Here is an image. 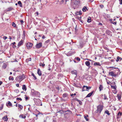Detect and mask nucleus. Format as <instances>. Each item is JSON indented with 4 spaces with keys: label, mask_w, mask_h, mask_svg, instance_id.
Listing matches in <instances>:
<instances>
[{
    "label": "nucleus",
    "mask_w": 122,
    "mask_h": 122,
    "mask_svg": "<svg viewBox=\"0 0 122 122\" xmlns=\"http://www.w3.org/2000/svg\"><path fill=\"white\" fill-rule=\"evenodd\" d=\"M79 3V0H74L73 3L71 4V7L74 9L77 8L78 7Z\"/></svg>",
    "instance_id": "obj_1"
},
{
    "label": "nucleus",
    "mask_w": 122,
    "mask_h": 122,
    "mask_svg": "<svg viewBox=\"0 0 122 122\" xmlns=\"http://www.w3.org/2000/svg\"><path fill=\"white\" fill-rule=\"evenodd\" d=\"M25 78V76L23 74L17 76L16 78V80L20 82Z\"/></svg>",
    "instance_id": "obj_2"
},
{
    "label": "nucleus",
    "mask_w": 122,
    "mask_h": 122,
    "mask_svg": "<svg viewBox=\"0 0 122 122\" xmlns=\"http://www.w3.org/2000/svg\"><path fill=\"white\" fill-rule=\"evenodd\" d=\"M103 109V106L101 105H99L97 107V109L96 111V113L99 112L100 113Z\"/></svg>",
    "instance_id": "obj_3"
},
{
    "label": "nucleus",
    "mask_w": 122,
    "mask_h": 122,
    "mask_svg": "<svg viewBox=\"0 0 122 122\" xmlns=\"http://www.w3.org/2000/svg\"><path fill=\"white\" fill-rule=\"evenodd\" d=\"M35 102L36 104L38 106H42V104L41 101L39 99H36L35 100Z\"/></svg>",
    "instance_id": "obj_4"
},
{
    "label": "nucleus",
    "mask_w": 122,
    "mask_h": 122,
    "mask_svg": "<svg viewBox=\"0 0 122 122\" xmlns=\"http://www.w3.org/2000/svg\"><path fill=\"white\" fill-rule=\"evenodd\" d=\"M91 88V87H88L87 86H83V88L82 89V91H87V90H89Z\"/></svg>",
    "instance_id": "obj_5"
},
{
    "label": "nucleus",
    "mask_w": 122,
    "mask_h": 122,
    "mask_svg": "<svg viewBox=\"0 0 122 122\" xmlns=\"http://www.w3.org/2000/svg\"><path fill=\"white\" fill-rule=\"evenodd\" d=\"M26 45L27 49H29L32 47V44L30 42H28L26 44Z\"/></svg>",
    "instance_id": "obj_6"
},
{
    "label": "nucleus",
    "mask_w": 122,
    "mask_h": 122,
    "mask_svg": "<svg viewBox=\"0 0 122 122\" xmlns=\"http://www.w3.org/2000/svg\"><path fill=\"white\" fill-rule=\"evenodd\" d=\"M42 43L41 42H40L37 44L36 46V47L37 49H39L42 46Z\"/></svg>",
    "instance_id": "obj_7"
},
{
    "label": "nucleus",
    "mask_w": 122,
    "mask_h": 122,
    "mask_svg": "<svg viewBox=\"0 0 122 122\" xmlns=\"http://www.w3.org/2000/svg\"><path fill=\"white\" fill-rule=\"evenodd\" d=\"M94 92V91H93L91 92V93H89L86 97V98L89 97H90L92 94H93Z\"/></svg>",
    "instance_id": "obj_8"
},
{
    "label": "nucleus",
    "mask_w": 122,
    "mask_h": 122,
    "mask_svg": "<svg viewBox=\"0 0 122 122\" xmlns=\"http://www.w3.org/2000/svg\"><path fill=\"white\" fill-rule=\"evenodd\" d=\"M23 43V41L22 40H21L18 43V47L21 45Z\"/></svg>",
    "instance_id": "obj_9"
},
{
    "label": "nucleus",
    "mask_w": 122,
    "mask_h": 122,
    "mask_svg": "<svg viewBox=\"0 0 122 122\" xmlns=\"http://www.w3.org/2000/svg\"><path fill=\"white\" fill-rule=\"evenodd\" d=\"M75 14L76 15H81L82 14L81 11H77L76 12Z\"/></svg>",
    "instance_id": "obj_10"
},
{
    "label": "nucleus",
    "mask_w": 122,
    "mask_h": 122,
    "mask_svg": "<svg viewBox=\"0 0 122 122\" xmlns=\"http://www.w3.org/2000/svg\"><path fill=\"white\" fill-rule=\"evenodd\" d=\"M2 119L5 121H7L8 119V118L7 117V115H6L5 116L3 117L2 118Z\"/></svg>",
    "instance_id": "obj_11"
},
{
    "label": "nucleus",
    "mask_w": 122,
    "mask_h": 122,
    "mask_svg": "<svg viewBox=\"0 0 122 122\" xmlns=\"http://www.w3.org/2000/svg\"><path fill=\"white\" fill-rule=\"evenodd\" d=\"M37 73L38 74V75L39 76H41L42 75V74H41V73L40 70L39 69H38Z\"/></svg>",
    "instance_id": "obj_12"
},
{
    "label": "nucleus",
    "mask_w": 122,
    "mask_h": 122,
    "mask_svg": "<svg viewBox=\"0 0 122 122\" xmlns=\"http://www.w3.org/2000/svg\"><path fill=\"white\" fill-rule=\"evenodd\" d=\"M19 117L25 119L26 117V116L24 114H20L19 115Z\"/></svg>",
    "instance_id": "obj_13"
},
{
    "label": "nucleus",
    "mask_w": 122,
    "mask_h": 122,
    "mask_svg": "<svg viewBox=\"0 0 122 122\" xmlns=\"http://www.w3.org/2000/svg\"><path fill=\"white\" fill-rule=\"evenodd\" d=\"M33 91H34L33 94L34 95H36V94H38L39 93L37 92H36V91H34L33 90H31V92L32 93H33Z\"/></svg>",
    "instance_id": "obj_14"
},
{
    "label": "nucleus",
    "mask_w": 122,
    "mask_h": 122,
    "mask_svg": "<svg viewBox=\"0 0 122 122\" xmlns=\"http://www.w3.org/2000/svg\"><path fill=\"white\" fill-rule=\"evenodd\" d=\"M106 33L109 36H110L111 35V32L109 30H106Z\"/></svg>",
    "instance_id": "obj_15"
},
{
    "label": "nucleus",
    "mask_w": 122,
    "mask_h": 122,
    "mask_svg": "<svg viewBox=\"0 0 122 122\" xmlns=\"http://www.w3.org/2000/svg\"><path fill=\"white\" fill-rule=\"evenodd\" d=\"M85 64H86V65L88 66H89L90 65V62L89 61H86L85 63Z\"/></svg>",
    "instance_id": "obj_16"
},
{
    "label": "nucleus",
    "mask_w": 122,
    "mask_h": 122,
    "mask_svg": "<svg viewBox=\"0 0 122 122\" xmlns=\"http://www.w3.org/2000/svg\"><path fill=\"white\" fill-rule=\"evenodd\" d=\"M22 89L23 90L26 91L27 90L26 87L25 85H24L22 86Z\"/></svg>",
    "instance_id": "obj_17"
},
{
    "label": "nucleus",
    "mask_w": 122,
    "mask_h": 122,
    "mask_svg": "<svg viewBox=\"0 0 122 122\" xmlns=\"http://www.w3.org/2000/svg\"><path fill=\"white\" fill-rule=\"evenodd\" d=\"M122 113L121 112H119L117 114V118H119L120 117V116H121V115H122Z\"/></svg>",
    "instance_id": "obj_18"
},
{
    "label": "nucleus",
    "mask_w": 122,
    "mask_h": 122,
    "mask_svg": "<svg viewBox=\"0 0 122 122\" xmlns=\"http://www.w3.org/2000/svg\"><path fill=\"white\" fill-rule=\"evenodd\" d=\"M103 87L102 85H100L99 87V89L100 91H101L102 90H103Z\"/></svg>",
    "instance_id": "obj_19"
},
{
    "label": "nucleus",
    "mask_w": 122,
    "mask_h": 122,
    "mask_svg": "<svg viewBox=\"0 0 122 122\" xmlns=\"http://www.w3.org/2000/svg\"><path fill=\"white\" fill-rule=\"evenodd\" d=\"M75 53V52H74V53H72L70 51L69 52H68L67 54V56H71V55H72L73 54H74Z\"/></svg>",
    "instance_id": "obj_20"
},
{
    "label": "nucleus",
    "mask_w": 122,
    "mask_h": 122,
    "mask_svg": "<svg viewBox=\"0 0 122 122\" xmlns=\"http://www.w3.org/2000/svg\"><path fill=\"white\" fill-rule=\"evenodd\" d=\"M86 10H87L86 7L84 6L82 9V10L83 12H85L86 11Z\"/></svg>",
    "instance_id": "obj_21"
},
{
    "label": "nucleus",
    "mask_w": 122,
    "mask_h": 122,
    "mask_svg": "<svg viewBox=\"0 0 122 122\" xmlns=\"http://www.w3.org/2000/svg\"><path fill=\"white\" fill-rule=\"evenodd\" d=\"M13 9V8L11 7H9L7 9L6 11H9L12 10Z\"/></svg>",
    "instance_id": "obj_22"
},
{
    "label": "nucleus",
    "mask_w": 122,
    "mask_h": 122,
    "mask_svg": "<svg viewBox=\"0 0 122 122\" xmlns=\"http://www.w3.org/2000/svg\"><path fill=\"white\" fill-rule=\"evenodd\" d=\"M8 105H9V106H12V104L10 101L8 102V103H6V105L7 106H8Z\"/></svg>",
    "instance_id": "obj_23"
},
{
    "label": "nucleus",
    "mask_w": 122,
    "mask_h": 122,
    "mask_svg": "<svg viewBox=\"0 0 122 122\" xmlns=\"http://www.w3.org/2000/svg\"><path fill=\"white\" fill-rule=\"evenodd\" d=\"M91 21V18L90 17H89L87 18V22L88 23H90Z\"/></svg>",
    "instance_id": "obj_24"
},
{
    "label": "nucleus",
    "mask_w": 122,
    "mask_h": 122,
    "mask_svg": "<svg viewBox=\"0 0 122 122\" xmlns=\"http://www.w3.org/2000/svg\"><path fill=\"white\" fill-rule=\"evenodd\" d=\"M18 4L20 5L21 7H22V6L21 2L20 1H19L18 2Z\"/></svg>",
    "instance_id": "obj_25"
},
{
    "label": "nucleus",
    "mask_w": 122,
    "mask_h": 122,
    "mask_svg": "<svg viewBox=\"0 0 122 122\" xmlns=\"http://www.w3.org/2000/svg\"><path fill=\"white\" fill-rule=\"evenodd\" d=\"M94 65L95 66L98 65V66H100V63L98 62H95L94 63Z\"/></svg>",
    "instance_id": "obj_26"
},
{
    "label": "nucleus",
    "mask_w": 122,
    "mask_h": 122,
    "mask_svg": "<svg viewBox=\"0 0 122 122\" xmlns=\"http://www.w3.org/2000/svg\"><path fill=\"white\" fill-rule=\"evenodd\" d=\"M122 59L121 57H119V56L117 57V59L116 60V61L117 62H118L119 60V59L121 60Z\"/></svg>",
    "instance_id": "obj_27"
},
{
    "label": "nucleus",
    "mask_w": 122,
    "mask_h": 122,
    "mask_svg": "<svg viewBox=\"0 0 122 122\" xmlns=\"http://www.w3.org/2000/svg\"><path fill=\"white\" fill-rule=\"evenodd\" d=\"M18 106L19 107L20 109V110H21L23 108V107L22 106L20 105L19 104Z\"/></svg>",
    "instance_id": "obj_28"
},
{
    "label": "nucleus",
    "mask_w": 122,
    "mask_h": 122,
    "mask_svg": "<svg viewBox=\"0 0 122 122\" xmlns=\"http://www.w3.org/2000/svg\"><path fill=\"white\" fill-rule=\"evenodd\" d=\"M67 1V0H62L61 1V4L63 2H65V4L66 3V2Z\"/></svg>",
    "instance_id": "obj_29"
},
{
    "label": "nucleus",
    "mask_w": 122,
    "mask_h": 122,
    "mask_svg": "<svg viewBox=\"0 0 122 122\" xmlns=\"http://www.w3.org/2000/svg\"><path fill=\"white\" fill-rule=\"evenodd\" d=\"M67 95L66 93H64L63 95V97H67Z\"/></svg>",
    "instance_id": "obj_30"
},
{
    "label": "nucleus",
    "mask_w": 122,
    "mask_h": 122,
    "mask_svg": "<svg viewBox=\"0 0 122 122\" xmlns=\"http://www.w3.org/2000/svg\"><path fill=\"white\" fill-rule=\"evenodd\" d=\"M105 113L107 114L108 115H109L110 114L109 113V112L108 110H106L105 112Z\"/></svg>",
    "instance_id": "obj_31"
},
{
    "label": "nucleus",
    "mask_w": 122,
    "mask_h": 122,
    "mask_svg": "<svg viewBox=\"0 0 122 122\" xmlns=\"http://www.w3.org/2000/svg\"><path fill=\"white\" fill-rule=\"evenodd\" d=\"M114 72H109V74L112 76Z\"/></svg>",
    "instance_id": "obj_32"
},
{
    "label": "nucleus",
    "mask_w": 122,
    "mask_h": 122,
    "mask_svg": "<svg viewBox=\"0 0 122 122\" xmlns=\"http://www.w3.org/2000/svg\"><path fill=\"white\" fill-rule=\"evenodd\" d=\"M9 79L10 80H14V78L13 77H12L11 76H10L9 77Z\"/></svg>",
    "instance_id": "obj_33"
},
{
    "label": "nucleus",
    "mask_w": 122,
    "mask_h": 122,
    "mask_svg": "<svg viewBox=\"0 0 122 122\" xmlns=\"http://www.w3.org/2000/svg\"><path fill=\"white\" fill-rule=\"evenodd\" d=\"M45 65L44 64H43L42 63H41L40 64V66H42V67L45 66Z\"/></svg>",
    "instance_id": "obj_34"
},
{
    "label": "nucleus",
    "mask_w": 122,
    "mask_h": 122,
    "mask_svg": "<svg viewBox=\"0 0 122 122\" xmlns=\"http://www.w3.org/2000/svg\"><path fill=\"white\" fill-rule=\"evenodd\" d=\"M117 97H118V99L119 100H120L121 98V95H117Z\"/></svg>",
    "instance_id": "obj_35"
},
{
    "label": "nucleus",
    "mask_w": 122,
    "mask_h": 122,
    "mask_svg": "<svg viewBox=\"0 0 122 122\" xmlns=\"http://www.w3.org/2000/svg\"><path fill=\"white\" fill-rule=\"evenodd\" d=\"M12 25L15 27H16V25L14 22H13L12 23Z\"/></svg>",
    "instance_id": "obj_36"
},
{
    "label": "nucleus",
    "mask_w": 122,
    "mask_h": 122,
    "mask_svg": "<svg viewBox=\"0 0 122 122\" xmlns=\"http://www.w3.org/2000/svg\"><path fill=\"white\" fill-rule=\"evenodd\" d=\"M32 75L33 76V77L34 78L35 80H36L37 79V78L36 77L34 73H32Z\"/></svg>",
    "instance_id": "obj_37"
},
{
    "label": "nucleus",
    "mask_w": 122,
    "mask_h": 122,
    "mask_svg": "<svg viewBox=\"0 0 122 122\" xmlns=\"http://www.w3.org/2000/svg\"><path fill=\"white\" fill-rule=\"evenodd\" d=\"M117 74L114 73H114H113V74L112 76H114V77H115L117 76Z\"/></svg>",
    "instance_id": "obj_38"
},
{
    "label": "nucleus",
    "mask_w": 122,
    "mask_h": 122,
    "mask_svg": "<svg viewBox=\"0 0 122 122\" xmlns=\"http://www.w3.org/2000/svg\"><path fill=\"white\" fill-rule=\"evenodd\" d=\"M16 100H20V101H22V99L20 98H16Z\"/></svg>",
    "instance_id": "obj_39"
},
{
    "label": "nucleus",
    "mask_w": 122,
    "mask_h": 122,
    "mask_svg": "<svg viewBox=\"0 0 122 122\" xmlns=\"http://www.w3.org/2000/svg\"><path fill=\"white\" fill-rule=\"evenodd\" d=\"M71 73L73 74H76V72H74L73 71H71Z\"/></svg>",
    "instance_id": "obj_40"
},
{
    "label": "nucleus",
    "mask_w": 122,
    "mask_h": 122,
    "mask_svg": "<svg viewBox=\"0 0 122 122\" xmlns=\"http://www.w3.org/2000/svg\"><path fill=\"white\" fill-rule=\"evenodd\" d=\"M81 17L80 16V17H79L78 18V19L80 20V21L82 23V20H81Z\"/></svg>",
    "instance_id": "obj_41"
},
{
    "label": "nucleus",
    "mask_w": 122,
    "mask_h": 122,
    "mask_svg": "<svg viewBox=\"0 0 122 122\" xmlns=\"http://www.w3.org/2000/svg\"><path fill=\"white\" fill-rule=\"evenodd\" d=\"M111 88H112L114 89H116V87L115 86H111Z\"/></svg>",
    "instance_id": "obj_42"
},
{
    "label": "nucleus",
    "mask_w": 122,
    "mask_h": 122,
    "mask_svg": "<svg viewBox=\"0 0 122 122\" xmlns=\"http://www.w3.org/2000/svg\"><path fill=\"white\" fill-rule=\"evenodd\" d=\"M1 107H0V110H2V109L3 108V104H2L1 105Z\"/></svg>",
    "instance_id": "obj_43"
},
{
    "label": "nucleus",
    "mask_w": 122,
    "mask_h": 122,
    "mask_svg": "<svg viewBox=\"0 0 122 122\" xmlns=\"http://www.w3.org/2000/svg\"><path fill=\"white\" fill-rule=\"evenodd\" d=\"M84 117L85 118V119L87 121H88V118H87V117L86 116H84Z\"/></svg>",
    "instance_id": "obj_44"
},
{
    "label": "nucleus",
    "mask_w": 122,
    "mask_h": 122,
    "mask_svg": "<svg viewBox=\"0 0 122 122\" xmlns=\"http://www.w3.org/2000/svg\"><path fill=\"white\" fill-rule=\"evenodd\" d=\"M120 2V4L121 5L122 4V0H119Z\"/></svg>",
    "instance_id": "obj_45"
},
{
    "label": "nucleus",
    "mask_w": 122,
    "mask_h": 122,
    "mask_svg": "<svg viewBox=\"0 0 122 122\" xmlns=\"http://www.w3.org/2000/svg\"><path fill=\"white\" fill-rule=\"evenodd\" d=\"M3 39H4V40H5L6 39H7V37L6 36H4V37H3Z\"/></svg>",
    "instance_id": "obj_46"
},
{
    "label": "nucleus",
    "mask_w": 122,
    "mask_h": 122,
    "mask_svg": "<svg viewBox=\"0 0 122 122\" xmlns=\"http://www.w3.org/2000/svg\"><path fill=\"white\" fill-rule=\"evenodd\" d=\"M104 99L106 100V99H107V97L105 94L104 95Z\"/></svg>",
    "instance_id": "obj_47"
},
{
    "label": "nucleus",
    "mask_w": 122,
    "mask_h": 122,
    "mask_svg": "<svg viewBox=\"0 0 122 122\" xmlns=\"http://www.w3.org/2000/svg\"><path fill=\"white\" fill-rule=\"evenodd\" d=\"M50 41V40L49 39L45 41V43H47L48 42H49Z\"/></svg>",
    "instance_id": "obj_48"
},
{
    "label": "nucleus",
    "mask_w": 122,
    "mask_h": 122,
    "mask_svg": "<svg viewBox=\"0 0 122 122\" xmlns=\"http://www.w3.org/2000/svg\"><path fill=\"white\" fill-rule=\"evenodd\" d=\"M76 59L78 61H80V59L79 58V57H77L76 58Z\"/></svg>",
    "instance_id": "obj_49"
},
{
    "label": "nucleus",
    "mask_w": 122,
    "mask_h": 122,
    "mask_svg": "<svg viewBox=\"0 0 122 122\" xmlns=\"http://www.w3.org/2000/svg\"><path fill=\"white\" fill-rule=\"evenodd\" d=\"M113 20L112 19H110V21H111V23H112V22H113Z\"/></svg>",
    "instance_id": "obj_50"
},
{
    "label": "nucleus",
    "mask_w": 122,
    "mask_h": 122,
    "mask_svg": "<svg viewBox=\"0 0 122 122\" xmlns=\"http://www.w3.org/2000/svg\"><path fill=\"white\" fill-rule=\"evenodd\" d=\"M100 6L102 8H103V7H104L103 5H100Z\"/></svg>",
    "instance_id": "obj_51"
},
{
    "label": "nucleus",
    "mask_w": 122,
    "mask_h": 122,
    "mask_svg": "<svg viewBox=\"0 0 122 122\" xmlns=\"http://www.w3.org/2000/svg\"><path fill=\"white\" fill-rule=\"evenodd\" d=\"M50 66V65L49 64L48 65V66H49V68L48 69V70L49 71H50L51 70V69L49 67Z\"/></svg>",
    "instance_id": "obj_52"
},
{
    "label": "nucleus",
    "mask_w": 122,
    "mask_h": 122,
    "mask_svg": "<svg viewBox=\"0 0 122 122\" xmlns=\"http://www.w3.org/2000/svg\"><path fill=\"white\" fill-rule=\"evenodd\" d=\"M112 23L113 24L115 25H116L117 24V22H112Z\"/></svg>",
    "instance_id": "obj_53"
},
{
    "label": "nucleus",
    "mask_w": 122,
    "mask_h": 122,
    "mask_svg": "<svg viewBox=\"0 0 122 122\" xmlns=\"http://www.w3.org/2000/svg\"><path fill=\"white\" fill-rule=\"evenodd\" d=\"M20 21L22 24L24 22V21L22 20H20Z\"/></svg>",
    "instance_id": "obj_54"
},
{
    "label": "nucleus",
    "mask_w": 122,
    "mask_h": 122,
    "mask_svg": "<svg viewBox=\"0 0 122 122\" xmlns=\"http://www.w3.org/2000/svg\"><path fill=\"white\" fill-rule=\"evenodd\" d=\"M79 103L80 104H82V102L80 100V101L79 102Z\"/></svg>",
    "instance_id": "obj_55"
},
{
    "label": "nucleus",
    "mask_w": 122,
    "mask_h": 122,
    "mask_svg": "<svg viewBox=\"0 0 122 122\" xmlns=\"http://www.w3.org/2000/svg\"><path fill=\"white\" fill-rule=\"evenodd\" d=\"M74 85L75 86H76V87H78V86L77 85L75 84V83H74Z\"/></svg>",
    "instance_id": "obj_56"
},
{
    "label": "nucleus",
    "mask_w": 122,
    "mask_h": 122,
    "mask_svg": "<svg viewBox=\"0 0 122 122\" xmlns=\"http://www.w3.org/2000/svg\"><path fill=\"white\" fill-rule=\"evenodd\" d=\"M45 38V36L44 35H43L42 37V39H44Z\"/></svg>",
    "instance_id": "obj_57"
},
{
    "label": "nucleus",
    "mask_w": 122,
    "mask_h": 122,
    "mask_svg": "<svg viewBox=\"0 0 122 122\" xmlns=\"http://www.w3.org/2000/svg\"><path fill=\"white\" fill-rule=\"evenodd\" d=\"M86 60H89L90 61H91V62H92V61H93H93H92V60H90V59H86Z\"/></svg>",
    "instance_id": "obj_58"
},
{
    "label": "nucleus",
    "mask_w": 122,
    "mask_h": 122,
    "mask_svg": "<svg viewBox=\"0 0 122 122\" xmlns=\"http://www.w3.org/2000/svg\"><path fill=\"white\" fill-rule=\"evenodd\" d=\"M31 58H29V59H27L28 60V61H31Z\"/></svg>",
    "instance_id": "obj_59"
},
{
    "label": "nucleus",
    "mask_w": 122,
    "mask_h": 122,
    "mask_svg": "<svg viewBox=\"0 0 122 122\" xmlns=\"http://www.w3.org/2000/svg\"><path fill=\"white\" fill-rule=\"evenodd\" d=\"M2 82L1 81H0V86L2 83Z\"/></svg>",
    "instance_id": "obj_60"
},
{
    "label": "nucleus",
    "mask_w": 122,
    "mask_h": 122,
    "mask_svg": "<svg viewBox=\"0 0 122 122\" xmlns=\"http://www.w3.org/2000/svg\"><path fill=\"white\" fill-rule=\"evenodd\" d=\"M76 100L77 101V102H79V101H80V100H78V99H76Z\"/></svg>",
    "instance_id": "obj_61"
},
{
    "label": "nucleus",
    "mask_w": 122,
    "mask_h": 122,
    "mask_svg": "<svg viewBox=\"0 0 122 122\" xmlns=\"http://www.w3.org/2000/svg\"><path fill=\"white\" fill-rule=\"evenodd\" d=\"M16 86L17 87H18L19 86V84H16Z\"/></svg>",
    "instance_id": "obj_62"
},
{
    "label": "nucleus",
    "mask_w": 122,
    "mask_h": 122,
    "mask_svg": "<svg viewBox=\"0 0 122 122\" xmlns=\"http://www.w3.org/2000/svg\"><path fill=\"white\" fill-rule=\"evenodd\" d=\"M26 100L28 99V97H26L25 98Z\"/></svg>",
    "instance_id": "obj_63"
},
{
    "label": "nucleus",
    "mask_w": 122,
    "mask_h": 122,
    "mask_svg": "<svg viewBox=\"0 0 122 122\" xmlns=\"http://www.w3.org/2000/svg\"><path fill=\"white\" fill-rule=\"evenodd\" d=\"M58 112L60 113V114H61V113H62V112H61V111H59Z\"/></svg>",
    "instance_id": "obj_64"
}]
</instances>
